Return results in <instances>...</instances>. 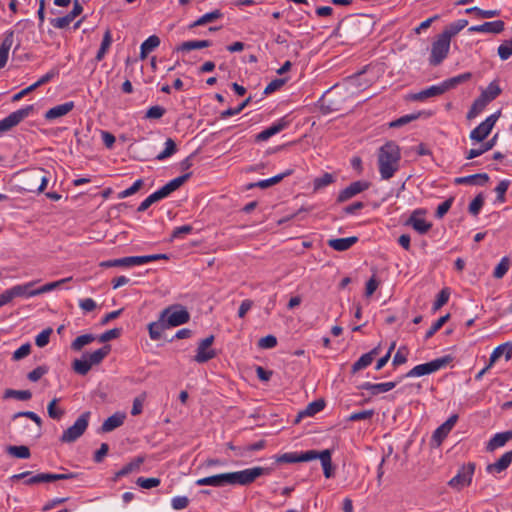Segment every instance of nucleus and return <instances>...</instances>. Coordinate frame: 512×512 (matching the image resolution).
Listing matches in <instances>:
<instances>
[{"label":"nucleus","instance_id":"obj_1","mask_svg":"<svg viewBox=\"0 0 512 512\" xmlns=\"http://www.w3.org/2000/svg\"><path fill=\"white\" fill-rule=\"evenodd\" d=\"M269 468L253 467L241 471L216 474L196 480L197 486L224 487L228 485L246 486L253 483L258 477L269 474Z\"/></svg>","mask_w":512,"mask_h":512},{"label":"nucleus","instance_id":"obj_2","mask_svg":"<svg viewBox=\"0 0 512 512\" xmlns=\"http://www.w3.org/2000/svg\"><path fill=\"white\" fill-rule=\"evenodd\" d=\"M400 161V150L398 145L388 142L380 148L378 155L379 172L381 178L388 180L398 170Z\"/></svg>","mask_w":512,"mask_h":512},{"label":"nucleus","instance_id":"obj_3","mask_svg":"<svg viewBox=\"0 0 512 512\" xmlns=\"http://www.w3.org/2000/svg\"><path fill=\"white\" fill-rule=\"evenodd\" d=\"M71 277L61 279L55 282H50L42 285L41 287L34 288V286L40 281V280H33L24 284H17L12 286L10 289L13 294V298L16 297H24V298H30L34 296H38L44 293H48L50 291H53L54 289L58 288L61 284L70 281Z\"/></svg>","mask_w":512,"mask_h":512},{"label":"nucleus","instance_id":"obj_4","mask_svg":"<svg viewBox=\"0 0 512 512\" xmlns=\"http://www.w3.org/2000/svg\"><path fill=\"white\" fill-rule=\"evenodd\" d=\"M452 360L453 357L451 355H445L443 357L436 358L430 362L416 365L409 372H407L406 377H420L434 373L442 368H445L452 362Z\"/></svg>","mask_w":512,"mask_h":512},{"label":"nucleus","instance_id":"obj_5","mask_svg":"<svg viewBox=\"0 0 512 512\" xmlns=\"http://www.w3.org/2000/svg\"><path fill=\"white\" fill-rule=\"evenodd\" d=\"M161 314L162 318H165L166 323L170 328L185 324L190 320V313L180 304H174L166 307L161 311Z\"/></svg>","mask_w":512,"mask_h":512},{"label":"nucleus","instance_id":"obj_6","mask_svg":"<svg viewBox=\"0 0 512 512\" xmlns=\"http://www.w3.org/2000/svg\"><path fill=\"white\" fill-rule=\"evenodd\" d=\"M90 412L82 413L72 426L67 428L60 437L63 443H73L86 431L89 424Z\"/></svg>","mask_w":512,"mask_h":512},{"label":"nucleus","instance_id":"obj_7","mask_svg":"<svg viewBox=\"0 0 512 512\" xmlns=\"http://www.w3.org/2000/svg\"><path fill=\"white\" fill-rule=\"evenodd\" d=\"M450 50V41L438 35L431 45L429 64L431 66L440 65L448 56Z\"/></svg>","mask_w":512,"mask_h":512},{"label":"nucleus","instance_id":"obj_8","mask_svg":"<svg viewBox=\"0 0 512 512\" xmlns=\"http://www.w3.org/2000/svg\"><path fill=\"white\" fill-rule=\"evenodd\" d=\"M34 110L33 105L18 109L0 120V133L7 132L27 118Z\"/></svg>","mask_w":512,"mask_h":512},{"label":"nucleus","instance_id":"obj_9","mask_svg":"<svg viewBox=\"0 0 512 512\" xmlns=\"http://www.w3.org/2000/svg\"><path fill=\"white\" fill-rule=\"evenodd\" d=\"M475 471V464L468 463L463 465L457 472V474L450 479L448 485L455 489H462L463 487L469 486L472 481V477Z\"/></svg>","mask_w":512,"mask_h":512},{"label":"nucleus","instance_id":"obj_10","mask_svg":"<svg viewBox=\"0 0 512 512\" xmlns=\"http://www.w3.org/2000/svg\"><path fill=\"white\" fill-rule=\"evenodd\" d=\"M500 111L488 116L483 122H481L476 128L470 132V139L481 142L483 141L493 129L496 121L498 120Z\"/></svg>","mask_w":512,"mask_h":512},{"label":"nucleus","instance_id":"obj_11","mask_svg":"<svg viewBox=\"0 0 512 512\" xmlns=\"http://www.w3.org/2000/svg\"><path fill=\"white\" fill-rule=\"evenodd\" d=\"M370 187V182L365 180H358L352 182L349 186L341 190L337 196L336 202L343 203L354 196L366 191Z\"/></svg>","mask_w":512,"mask_h":512},{"label":"nucleus","instance_id":"obj_12","mask_svg":"<svg viewBox=\"0 0 512 512\" xmlns=\"http://www.w3.org/2000/svg\"><path fill=\"white\" fill-rule=\"evenodd\" d=\"M214 339V336L210 335L199 342L196 350V355L194 357V360L196 362L205 363L216 357V351L210 348V346L214 342Z\"/></svg>","mask_w":512,"mask_h":512},{"label":"nucleus","instance_id":"obj_13","mask_svg":"<svg viewBox=\"0 0 512 512\" xmlns=\"http://www.w3.org/2000/svg\"><path fill=\"white\" fill-rule=\"evenodd\" d=\"M312 456L310 457V461L319 459L323 468V473L326 478H331L333 476V466H332V452L329 449H325L322 451L311 450Z\"/></svg>","mask_w":512,"mask_h":512},{"label":"nucleus","instance_id":"obj_14","mask_svg":"<svg viewBox=\"0 0 512 512\" xmlns=\"http://www.w3.org/2000/svg\"><path fill=\"white\" fill-rule=\"evenodd\" d=\"M288 125H289V121L286 119V117H282V118L278 119L277 121H275L271 126H269L268 128H266L263 131H261L260 133H258L255 136V141L256 142L267 141L272 136L280 133L285 128H287Z\"/></svg>","mask_w":512,"mask_h":512},{"label":"nucleus","instance_id":"obj_15","mask_svg":"<svg viewBox=\"0 0 512 512\" xmlns=\"http://www.w3.org/2000/svg\"><path fill=\"white\" fill-rule=\"evenodd\" d=\"M458 421V415H451L442 425H440L432 435V441L436 443V445H440L443 440L447 437L450 431L455 426Z\"/></svg>","mask_w":512,"mask_h":512},{"label":"nucleus","instance_id":"obj_16","mask_svg":"<svg viewBox=\"0 0 512 512\" xmlns=\"http://www.w3.org/2000/svg\"><path fill=\"white\" fill-rule=\"evenodd\" d=\"M505 29V23L502 20H496L492 22H485L480 25H474L468 28L470 33H488V34H499Z\"/></svg>","mask_w":512,"mask_h":512},{"label":"nucleus","instance_id":"obj_17","mask_svg":"<svg viewBox=\"0 0 512 512\" xmlns=\"http://www.w3.org/2000/svg\"><path fill=\"white\" fill-rule=\"evenodd\" d=\"M21 479H24V484L29 486L49 482L48 473H38L36 475H32V472L25 471L19 474H14L10 477V480L12 481Z\"/></svg>","mask_w":512,"mask_h":512},{"label":"nucleus","instance_id":"obj_18","mask_svg":"<svg viewBox=\"0 0 512 512\" xmlns=\"http://www.w3.org/2000/svg\"><path fill=\"white\" fill-rule=\"evenodd\" d=\"M75 107L73 101L65 102L63 104L56 105L49 110H47L44 114V118L47 121H52L58 118H61L68 113H70Z\"/></svg>","mask_w":512,"mask_h":512},{"label":"nucleus","instance_id":"obj_19","mask_svg":"<svg viewBox=\"0 0 512 512\" xmlns=\"http://www.w3.org/2000/svg\"><path fill=\"white\" fill-rule=\"evenodd\" d=\"M398 382H384V383H371V382H363L358 386V389L367 390L371 395L375 396L381 393H386L396 387Z\"/></svg>","mask_w":512,"mask_h":512},{"label":"nucleus","instance_id":"obj_20","mask_svg":"<svg viewBox=\"0 0 512 512\" xmlns=\"http://www.w3.org/2000/svg\"><path fill=\"white\" fill-rule=\"evenodd\" d=\"M312 456L311 450H307L304 452H288L276 457V461L278 463H298V462H308L310 461V457Z\"/></svg>","mask_w":512,"mask_h":512},{"label":"nucleus","instance_id":"obj_21","mask_svg":"<svg viewBox=\"0 0 512 512\" xmlns=\"http://www.w3.org/2000/svg\"><path fill=\"white\" fill-rule=\"evenodd\" d=\"M512 463V450L505 452L496 462L489 464L486 468L488 473H501Z\"/></svg>","mask_w":512,"mask_h":512},{"label":"nucleus","instance_id":"obj_22","mask_svg":"<svg viewBox=\"0 0 512 512\" xmlns=\"http://www.w3.org/2000/svg\"><path fill=\"white\" fill-rule=\"evenodd\" d=\"M126 419V414L122 412H116L110 417H108L102 424L100 430L103 433H108L113 431L114 429L123 425L124 420Z\"/></svg>","mask_w":512,"mask_h":512},{"label":"nucleus","instance_id":"obj_23","mask_svg":"<svg viewBox=\"0 0 512 512\" xmlns=\"http://www.w3.org/2000/svg\"><path fill=\"white\" fill-rule=\"evenodd\" d=\"M419 212L420 210L414 211L407 220L406 225L412 226L419 234H425L431 229L432 224L427 222L424 218H418L416 215Z\"/></svg>","mask_w":512,"mask_h":512},{"label":"nucleus","instance_id":"obj_24","mask_svg":"<svg viewBox=\"0 0 512 512\" xmlns=\"http://www.w3.org/2000/svg\"><path fill=\"white\" fill-rule=\"evenodd\" d=\"M169 325H167L165 318H162V314L160 313L159 318L155 322H151L148 325L149 336L151 340L158 341L162 337V333L164 330L169 329Z\"/></svg>","mask_w":512,"mask_h":512},{"label":"nucleus","instance_id":"obj_25","mask_svg":"<svg viewBox=\"0 0 512 512\" xmlns=\"http://www.w3.org/2000/svg\"><path fill=\"white\" fill-rule=\"evenodd\" d=\"M292 173H293V170L288 169L285 172L275 175L271 178L260 180L255 183H251L248 185V189H252V188H256V187L261 188V189H266L270 186H273V185L281 182L285 177L290 176Z\"/></svg>","mask_w":512,"mask_h":512},{"label":"nucleus","instance_id":"obj_26","mask_svg":"<svg viewBox=\"0 0 512 512\" xmlns=\"http://www.w3.org/2000/svg\"><path fill=\"white\" fill-rule=\"evenodd\" d=\"M358 242V237L335 238L327 241L329 247L336 251H346Z\"/></svg>","mask_w":512,"mask_h":512},{"label":"nucleus","instance_id":"obj_27","mask_svg":"<svg viewBox=\"0 0 512 512\" xmlns=\"http://www.w3.org/2000/svg\"><path fill=\"white\" fill-rule=\"evenodd\" d=\"M468 25V20L466 19H459L457 21H454L447 25L441 35L443 38L449 40L451 42V39L456 36L460 31H462L466 26Z\"/></svg>","mask_w":512,"mask_h":512},{"label":"nucleus","instance_id":"obj_28","mask_svg":"<svg viewBox=\"0 0 512 512\" xmlns=\"http://www.w3.org/2000/svg\"><path fill=\"white\" fill-rule=\"evenodd\" d=\"M488 181H489V176L486 173H478V174L458 177L455 179L456 184L478 185V186H484Z\"/></svg>","mask_w":512,"mask_h":512},{"label":"nucleus","instance_id":"obj_29","mask_svg":"<svg viewBox=\"0 0 512 512\" xmlns=\"http://www.w3.org/2000/svg\"><path fill=\"white\" fill-rule=\"evenodd\" d=\"M446 91L443 87V84L442 82L438 85H433V86H430L416 94H414L412 96V99L413 100H416V101H423L427 98H431V97H435V96H440L442 94H444Z\"/></svg>","mask_w":512,"mask_h":512},{"label":"nucleus","instance_id":"obj_30","mask_svg":"<svg viewBox=\"0 0 512 512\" xmlns=\"http://www.w3.org/2000/svg\"><path fill=\"white\" fill-rule=\"evenodd\" d=\"M511 439H512V430L496 433L489 440L486 448L488 451H493L497 448L503 447Z\"/></svg>","mask_w":512,"mask_h":512},{"label":"nucleus","instance_id":"obj_31","mask_svg":"<svg viewBox=\"0 0 512 512\" xmlns=\"http://www.w3.org/2000/svg\"><path fill=\"white\" fill-rule=\"evenodd\" d=\"M497 138H498V135L496 134L490 140L483 143L479 148L468 150L466 152L465 158L467 160H470V159L476 158V157L484 154L485 152L491 150L496 145Z\"/></svg>","mask_w":512,"mask_h":512},{"label":"nucleus","instance_id":"obj_32","mask_svg":"<svg viewBox=\"0 0 512 512\" xmlns=\"http://www.w3.org/2000/svg\"><path fill=\"white\" fill-rule=\"evenodd\" d=\"M211 45L212 42L210 40H192L181 43L179 46L176 47L175 50L177 52H189L195 49L207 48Z\"/></svg>","mask_w":512,"mask_h":512},{"label":"nucleus","instance_id":"obj_33","mask_svg":"<svg viewBox=\"0 0 512 512\" xmlns=\"http://www.w3.org/2000/svg\"><path fill=\"white\" fill-rule=\"evenodd\" d=\"M502 355L506 360L512 357V342H506L497 346L490 355L491 364H494Z\"/></svg>","mask_w":512,"mask_h":512},{"label":"nucleus","instance_id":"obj_34","mask_svg":"<svg viewBox=\"0 0 512 512\" xmlns=\"http://www.w3.org/2000/svg\"><path fill=\"white\" fill-rule=\"evenodd\" d=\"M192 175V172H187L179 177H176L165 184L162 188L165 195L168 197L172 192L181 187Z\"/></svg>","mask_w":512,"mask_h":512},{"label":"nucleus","instance_id":"obj_35","mask_svg":"<svg viewBox=\"0 0 512 512\" xmlns=\"http://www.w3.org/2000/svg\"><path fill=\"white\" fill-rule=\"evenodd\" d=\"M102 268H110V267H123L130 268L135 266L134 256L123 257L119 259H110L106 261H102L100 263Z\"/></svg>","mask_w":512,"mask_h":512},{"label":"nucleus","instance_id":"obj_36","mask_svg":"<svg viewBox=\"0 0 512 512\" xmlns=\"http://www.w3.org/2000/svg\"><path fill=\"white\" fill-rule=\"evenodd\" d=\"M110 351L111 346L104 345L92 353H85L84 357H87L88 361L91 363V366H93L101 363L103 359L110 353Z\"/></svg>","mask_w":512,"mask_h":512},{"label":"nucleus","instance_id":"obj_37","mask_svg":"<svg viewBox=\"0 0 512 512\" xmlns=\"http://www.w3.org/2000/svg\"><path fill=\"white\" fill-rule=\"evenodd\" d=\"M471 78H472V73L465 72V73H462L457 76H454V77L444 80L442 82V84H443L445 91L447 92L448 90L453 89V88L457 87L458 85L469 81Z\"/></svg>","mask_w":512,"mask_h":512},{"label":"nucleus","instance_id":"obj_38","mask_svg":"<svg viewBox=\"0 0 512 512\" xmlns=\"http://www.w3.org/2000/svg\"><path fill=\"white\" fill-rule=\"evenodd\" d=\"M160 45V39L156 35L149 36L140 47V58L144 59L147 55Z\"/></svg>","mask_w":512,"mask_h":512},{"label":"nucleus","instance_id":"obj_39","mask_svg":"<svg viewBox=\"0 0 512 512\" xmlns=\"http://www.w3.org/2000/svg\"><path fill=\"white\" fill-rule=\"evenodd\" d=\"M325 407V401L323 399H317L309 403L306 408L299 412V417H311L322 411Z\"/></svg>","mask_w":512,"mask_h":512},{"label":"nucleus","instance_id":"obj_40","mask_svg":"<svg viewBox=\"0 0 512 512\" xmlns=\"http://www.w3.org/2000/svg\"><path fill=\"white\" fill-rule=\"evenodd\" d=\"M502 92L498 81L494 80L481 92V96L486 99L489 103L496 99Z\"/></svg>","mask_w":512,"mask_h":512},{"label":"nucleus","instance_id":"obj_41","mask_svg":"<svg viewBox=\"0 0 512 512\" xmlns=\"http://www.w3.org/2000/svg\"><path fill=\"white\" fill-rule=\"evenodd\" d=\"M489 104L481 95L477 97L467 113V119L471 120L477 117Z\"/></svg>","mask_w":512,"mask_h":512},{"label":"nucleus","instance_id":"obj_42","mask_svg":"<svg viewBox=\"0 0 512 512\" xmlns=\"http://www.w3.org/2000/svg\"><path fill=\"white\" fill-rule=\"evenodd\" d=\"M223 16V13L220 10H214L209 13H206L202 15L200 18H198L196 21H194L190 28L197 27V26H203L207 23L213 22Z\"/></svg>","mask_w":512,"mask_h":512},{"label":"nucleus","instance_id":"obj_43","mask_svg":"<svg viewBox=\"0 0 512 512\" xmlns=\"http://www.w3.org/2000/svg\"><path fill=\"white\" fill-rule=\"evenodd\" d=\"M6 452L9 455H11V456H13L15 458H19V459H28L31 456L29 447H27L25 445H20V446L10 445V446H7Z\"/></svg>","mask_w":512,"mask_h":512},{"label":"nucleus","instance_id":"obj_44","mask_svg":"<svg viewBox=\"0 0 512 512\" xmlns=\"http://www.w3.org/2000/svg\"><path fill=\"white\" fill-rule=\"evenodd\" d=\"M91 363L87 357L82 356L81 359H75L72 363L73 370L79 375H86L91 369Z\"/></svg>","mask_w":512,"mask_h":512},{"label":"nucleus","instance_id":"obj_45","mask_svg":"<svg viewBox=\"0 0 512 512\" xmlns=\"http://www.w3.org/2000/svg\"><path fill=\"white\" fill-rule=\"evenodd\" d=\"M32 397V393L29 390H14V389H6L4 392V398H14L20 401L30 400Z\"/></svg>","mask_w":512,"mask_h":512},{"label":"nucleus","instance_id":"obj_46","mask_svg":"<svg viewBox=\"0 0 512 512\" xmlns=\"http://www.w3.org/2000/svg\"><path fill=\"white\" fill-rule=\"evenodd\" d=\"M176 151H177V146H176L175 141L172 138H168L165 141L164 150L156 156V159L158 161H163V160L171 157L173 154H175Z\"/></svg>","mask_w":512,"mask_h":512},{"label":"nucleus","instance_id":"obj_47","mask_svg":"<svg viewBox=\"0 0 512 512\" xmlns=\"http://www.w3.org/2000/svg\"><path fill=\"white\" fill-rule=\"evenodd\" d=\"M112 43V36H111V32L110 30H106V32L104 33V36H103V39H102V42H101V45H100V48L96 54V61H101L105 54L107 53L110 45Z\"/></svg>","mask_w":512,"mask_h":512},{"label":"nucleus","instance_id":"obj_48","mask_svg":"<svg viewBox=\"0 0 512 512\" xmlns=\"http://www.w3.org/2000/svg\"><path fill=\"white\" fill-rule=\"evenodd\" d=\"M95 340L93 334H83L78 336L71 343V349L74 351H80L84 346L92 343Z\"/></svg>","mask_w":512,"mask_h":512},{"label":"nucleus","instance_id":"obj_49","mask_svg":"<svg viewBox=\"0 0 512 512\" xmlns=\"http://www.w3.org/2000/svg\"><path fill=\"white\" fill-rule=\"evenodd\" d=\"M144 462V458L143 457H137L135 458L134 460H132L130 463H128L127 465H125L122 469H120L117 473H116V477L119 478V477H123V476H126L128 475L129 473L135 471V470H138L139 467L141 466V464Z\"/></svg>","mask_w":512,"mask_h":512},{"label":"nucleus","instance_id":"obj_50","mask_svg":"<svg viewBox=\"0 0 512 512\" xmlns=\"http://www.w3.org/2000/svg\"><path fill=\"white\" fill-rule=\"evenodd\" d=\"M467 14H475L478 18H493L500 15V10H484L479 7H471L465 10Z\"/></svg>","mask_w":512,"mask_h":512},{"label":"nucleus","instance_id":"obj_51","mask_svg":"<svg viewBox=\"0 0 512 512\" xmlns=\"http://www.w3.org/2000/svg\"><path fill=\"white\" fill-rule=\"evenodd\" d=\"M160 259H169L167 254H152V255H143V256H134L135 266L143 265L149 262L157 261Z\"/></svg>","mask_w":512,"mask_h":512},{"label":"nucleus","instance_id":"obj_52","mask_svg":"<svg viewBox=\"0 0 512 512\" xmlns=\"http://www.w3.org/2000/svg\"><path fill=\"white\" fill-rule=\"evenodd\" d=\"M450 289L445 287L443 288L438 294H437V297H436V300L435 302L433 303V311H437L439 310L442 306H444L448 300H449V297H450Z\"/></svg>","mask_w":512,"mask_h":512},{"label":"nucleus","instance_id":"obj_53","mask_svg":"<svg viewBox=\"0 0 512 512\" xmlns=\"http://www.w3.org/2000/svg\"><path fill=\"white\" fill-rule=\"evenodd\" d=\"M58 401L59 400L57 398H54L52 401H50L47 407L49 417L54 420H60L65 413L62 408L57 407Z\"/></svg>","mask_w":512,"mask_h":512},{"label":"nucleus","instance_id":"obj_54","mask_svg":"<svg viewBox=\"0 0 512 512\" xmlns=\"http://www.w3.org/2000/svg\"><path fill=\"white\" fill-rule=\"evenodd\" d=\"M251 101V97H248L247 99H245L241 104H239L238 106L234 107V108H228L224 111L221 112L220 114V118L221 119H226L228 117H232V116H235L237 114H239L240 112H242V110L248 106V104L250 103Z\"/></svg>","mask_w":512,"mask_h":512},{"label":"nucleus","instance_id":"obj_55","mask_svg":"<svg viewBox=\"0 0 512 512\" xmlns=\"http://www.w3.org/2000/svg\"><path fill=\"white\" fill-rule=\"evenodd\" d=\"M335 181V178L330 173H324L322 176L314 179L313 186L314 190L322 189Z\"/></svg>","mask_w":512,"mask_h":512},{"label":"nucleus","instance_id":"obj_56","mask_svg":"<svg viewBox=\"0 0 512 512\" xmlns=\"http://www.w3.org/2000/svg\"><path fill=\"white\" fill-rule=\"evenodd\" d=\"M449 318L450 314H446L437 319L426 332L425 339L431 338L436 332H438L443 327V325L449 320Z\"/></svg>","mask_w":512,"mask_h":512},{"label":"nucleus","instance_id":"obj_57","mask_svg":"<svg viewBox=\"0 0 512 512\" xmlns=\"http://www.w3.org/2000/svg\"><path fill=\"white\" fill-rule=\"evenodd\" d=\"M498 55L501 60H507L512 56V37L503 41L498 47Z\"/></svg>","mask_w":512,"mask_h":512},{"label":"nucleus","instance_id":"obj_58","mask_svg":"<svg viewBox=\"0 0 512 512\" xmlns=\"http://www.w3.org/2000/svg\"><path fill=\"white\" fill-rule=\"evenodd\" d=\"M143 185H144V181L142 179H138L129 188L119 192L117 198L118 199L127 198V197L135 194L136 192H138L142 188Z\"/></svg>","mask_w":512,"mask_h":512},{"label":"nucleus","instance_id":"obj_59","mask_svg":"<svg viewBox=\"0 0 512 512\" xmlns=\"http://www.w3.org/2000/svg\"><path fill=\"white\" fill-rule=\"evenodd\" d=\"M509 266V259L503 257L493 271L494 278L501 279L508 272Z\"/></svg>","mask_w":512,"mask_h":512},{"label":"nucleus","instance_id":"obj_60","mask_svg":"<svg viewBox=\"0 0 512 512\" xmlns=\"http://www.w3.org/2000/svg\"><path fill=\"white\" fill-rule=\"evenodd\" d=\"M373 359L368 353L363 354L353 365H352V373H356L369 365H371Z\"/></svg>","mask_w":512,"mask_h":512},{"label":"nucleus","instance_id":"obj_61","mask_svg":"<svg viewBox=\"0 0 512 512\" xmlns=\"http://www.w3.org/2000/svg\"><path fill=\"white\" fill-rule=\"evenodd\" d=\"M484 205V196L479 193L469 204V213L473 216H477Z\"/></svg>","mask_w":512,"mask_h":512},{"label":"nucleus","instance_id":"obj_62","mask_svg":"<svg viewBox=\"0 0 512 512\" xmlns=\"http://www.w3.org/2000/svg\"><path fill=\"white\" fill-rule=\"evenodd\" d=\"M52 333V328L48 327L44 329L35 337V344L40 348L45 347L49 343V339Z\"/></svg>","mask_w":512,"mask_h":512},{"label":"nucleus","instance_id":"obj_63","mask_svg":"<svg viewBox=\"0 0 512 512\" xmlns=\"http://www.w3.org/2000/svg\"><path fill=\"white\" fill-rule=\"evenodd\" d=\"M49 371V368L48 366L46 365H42V366H38L36 367L34 370L30 371L28 374H27V378L28 380H30L31 382H37L38 380H40L45 374H47Z\"/></svg>","mask_w":512,"mask_h":512},{"label":"nucleus","instance_id":"obj_64","mask_svg":"<svg viewBox=\"0 0 512 512\" xmlns=\"http://www.w3.org/2000/svg\"><path fill=\"white\" fill-rule=\"evenodd\" d=\"M166 113V109L162 106L155 105L147 109L145 118L146 119H160Z\"/></svg>","mask_w":512,"mask_h":512}]
</instances>
